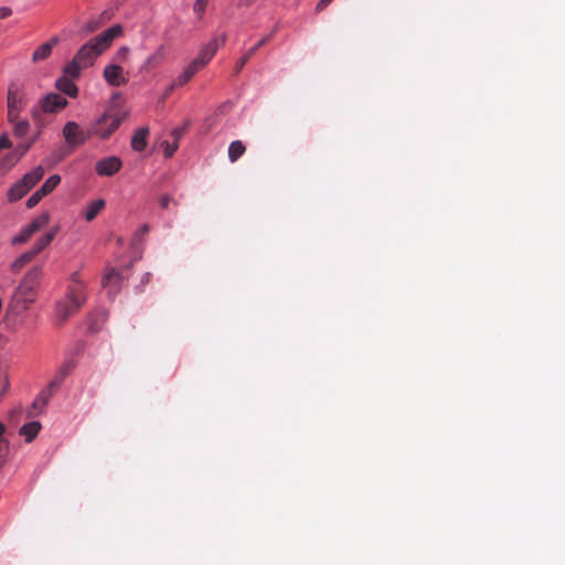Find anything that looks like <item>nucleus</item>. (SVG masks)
I'll list each match as a JSON object with an SVG mask.
<instances>
[{"instance_id": "2eb2a0df", "label": "nucleus", "mask_w": 565, "mask_h": 565, "mask_svg": "<svg viewBox=\"0 0 565 565\" xmlns=\"http://www.w3.org/2000/svg\"><path fill=\"white\" fill-rule=\"evenodd\" d=\"M58 231L60 226H54L47 233L39 237L33 247L30 249L32 255L36 257L40 253H42L53 242Z\"/></svg>"}, {"instance_id": "79ce46f5", "label": "nucleus", "mask_w": 565, "mask_h": 565, "mask_svg": "<svg viewBox=\"0 0 565 565\" xmlns=\"http://www.w3.org/2000/svg\"><path fill=\"white\" fill-rule=\"evenodd\" d=\"M139 232L141 235L147 234L149 232V225L148 224L142 225L141 228L139 230Z\"/></svg>"}, {"instance_id": "37998d69", "label": "nucleus", "mask_w": 565, "mask_h": 565, "mask_svg": "<svg viewBox=\"0 0 565 565\" xmlns=\"http://www.w3.org/2000/svg\"><path fill=\"white\" fill-rule=\"evenodd\" d=\"M177 85L173 83L166 92L163 97H168Z\"/></svg>"}, {"instance_id": "4468645a", "label": "nucleus", "mask_w": 565, "mask_h": 565, "mask_svg": "<svg viewBox=\"0 0 565 565\" xmlns=\"http://www.w3.org/2000/svg\"><path fill=\"white\" fill-rule=\"evenodd\" d=\"M226 41V34H222L220 38L212 39L204 45L199 54V58L203 60L205 65L213 58L220 45H223Z\"/></svg>"}, {"instance_id": "7ed1b4c3", "label": "nucleus", "mask_w": 565, "mask_h": 565, "mask_svg": "<svg viewBox=\"0 0 565 565\" xmlns=\"http://www.w3.org/2000/svg\"><path fill=\"white\" fill-rule=\"evenodd\" d=\"M44 175L43 167L39 166L14 183L8 191V200L15 202L22 199Z\"/></svg>"}, {"instance_id": "f03ea898", "label": "nucleus", "mask_w": 565, "mask_h": 565, "mask_svg": "<svg viewBox=\"0 0 565 565\" xmlns=\"http://www.w3.org/2000/svg\"><path fill=\"white\" fill-rule=\"evenodd\" d=\"M86 301L84 286L79 280V275H72V284L68 287L67 296L56 303L55 318L57 324H63L72 315H74Z\"/></svg>"}, {"instance_id": "39448f33", "label": "nucleus", "mask_w": 565, "mask_h": 565, "mask_svg": "<svg viewBox=\"0 0 565 565\" xmlns=\"http://www.w3.org/2000/svg\"><path fill=\"white\" fill-rule=\"evenodd\" d=\"M67 105V99L60 94L51 93L41 99L40 104L32 109V117L35 121L39 120L41 113L54 114Z\"/></svg>"}, {"instance_id": "c756f323", "label": "nucleus", "mask_w": 565, "mask_h": 565, "mask_svg": "<svg viewBox=\"0 0 565 565\" xmlns=\"http://www.w3.org/2000/svg\"><path fill=\"white\" fill-rule=\"evenodd\" d=\"M161 147L163 149L164 157L171 158L178 149V142L174 141L173 143H170L169 141H163Z\"/></svg>"}, {"instance_id": "423d86ee", "label": "nucleus", "mask_w": 565, "mask_h": 565, "mask_svg": "<svg viewBox=\"0 0 565 565\" xmlns=\"http://www.w3.org/2000/svg\"><path fill=\"white\" fill-rule=\"evenodd\" d=\"M43 275L41 266L31 267L19 285L18 291L25 301H33L34 289L39 286Z\"/></svg>"}, {"instance_id": "2f4dec72", "label": "nucleus", "mask_w": 565, "mask_h": 565, "mask_svg": "<svg viewBox=\"0 0 565 565\" xmlns=\"http://www.w3.org/2000/svg\"><path fill=\"white\" fill-rule=\"evenodd\" d=\"M9 377L7 373H0V399L9 388Z\"/></svg>"}, {"instance_id": "a19ab883", "label": "nucleus", "mask_w": 565, "mask_h": 565, "mask_svg": "<svg viewBox=\"0 0 565 565\" xmlns=\"http://www.w3.org/2000/svg\"><path fill=\"white\" fill-rule=\"evenodd\" d=\"M170 201H171V198L169 195L166 194V195L161 196V199H160L161 207L168 209Z\"/></svg>"}, {"instance_id": "b1692460", "label": "nucleus", "mask_w": 565, "mask_h": 565, "mask_svg": "<svg viewBox=\"0 0 565 565\" xmlns=\"http://www.w3.org/2000/svg\"><path fill=\"white\" fill-rule=\"evenodd\" d=\"M246 148L241 140L232 141L228 146V159L236 162L245 152Z\"/></svg>"}, {"instance_id": "4be33fe9", "label": "nucleus", "mask_w": 565, "mask_h": 565, "mask_svg": "<svg viewBox=\"0 0 565 565\" xmlns=\"http://www.w3.org/2000/svg\"><path fill=\"white\" fill-rule=\"evenodd\" d=\"M104 206L105 201L103 199H98L90 202L84 212L85 220L88 222L93 221L98 215V213L104 209Z\"/></svg>"}, {"instance_id": "7c9ffc66", "label": "nucleus", "mask_w": 565, "mask_h": 565, "mask_svg": "<svg viewBox=\"0 0 565 565\" xmlns=\"http://www.w3.org/2000/svg\"><path fill=\"white\" fill-rule=\"evenodd\" d=\"M45 195L41 193L40 190H38L36 192H34L26 201V206L29 209H32L34 207L35 205L39 204V202L44 198Z\"/></svg>"}, {"instance_id": "aec40b11", "label": "nucleus", "mask_w": 565, "mask_h": 565, "mask_svg": "<svg viewBox=\"0 0 565 565\" xmlns=\"http://www.w3.org/2000/svg\"><path fill=\"white\" fill-rule=\"evenodd\" d=\"M56 88L70 97H76L78 94L77 86L71 79L65 77L56 81Z\"/></svg>"}, {"instance_id": "5701e85b", "label": "nucleus", "mask_w": 565, "mask_h": 565, "mask_svg": "<svg viewBox=\"0 0 565 565\" xmlns=\"http://www.w3.org/2000/svg\"><path fill=\"white\" fill-rule=\"evenodd\" d=\"M41 429L39 422H31L23 425L20 429V434L25 437V441L31 443Z\"/></svg>"}, {"instance_id": "a878e982", "label": "nucleus", "mask_w": 565, "mask_h": 565, "mask_svg": "<svg viewBox=\"0 0 565 565\" xmlns=\"http://www.w3.org/2000/svg\"><path fill=\"white\" fill-rule=\"evenodd\" d=\"M13 125V132L17 137H24L29 129H30V124L28 120H19V118L15 120V122H11Z\"/></svg>"}, {"instance_id": "9d476101", "label": "nucleus", "mask_w": 565, "mask_h": 565, "mask_svg": "<svg viewBox=\"0 0 565 565\" xmlns=\"http://www.w3.org/2000/svg\"><path fill=\"white\" fill-rule=\"evenodd\" d=\"M63 136L66 142L74 149L84 143L86 137L84 131L75 121H68L63 128Z\"/></svg>"}, {"instance_id": "58836bf2", "label": "nucleus", "mask_w": 565, "mask_h": 565, "mask_svg": "<svg viewBox=\"0 0 565 565\" xmlns=\"http://www.w3.org/2000/svg\"><path fill=\"white\" fill-rule=\"evenodd\" d=\"M10 146H11V142H10L8 136L7 135H2L0 137V151L2 149L9 148Z\"/></svg>"}, {"instance_id": "72a5a7b5", "label": "nucleus", "mask_w": 565, "mask_h": 565, "mask_svg": "<svg viewBox=\"0 0 565 565\" xmlns=\"http://www.w3.org/2000/svg\"><path fill=\"white\" fill-rule=\"evenodd\" d=\"M9 451V443L6 439L0 440V467L3 465L6 456Z\"/></svg>"}, {"instance_id": "f704fd0d", "label": "nucleus", "mask_w": 565, "mask_h": 565, "mask_svg": "<svg viewBox=\"0 0 565 565\" xmlns=\"http://www.w3.org/2000/svg\"><path fill=\"white\" fill-rule=\"evenodd\" d=\"M100 24L96 20H90L83 25V31L86 33H93L99 29Z\"/></svg>"}, {"instance_id": "cd10ccee", "label": "nucleus", "mask_w": 565, "mask_h": 565, "mask_svg": "<svg viewBox=\"0 0 565 565\" xmlns=\"http://www.w3.org/2000/svg\"><path fill=\"white\" fill-rule=\"evenodd\" d=\"M209 0H196L193 6V11L198 15V19L201 20L205 13L207 8Z\"/></svg>"}, {"instance_id": "1a4fd4ad", "label": "nucleus", "mask_w": 565, "mask_h": 565, "mask_svg": "<svg viewBox=\"0 0 565 565\" xmlns=\"http://www.w3.org/2000/svg\"><path fill=\"white\" fill-rule=\"evenodd\" d=\"M103 77L109 86L119 87L128 83L124 68L117 63L108 64L103 71Z\"/></svg>"}, {"instance_id": "f257e3e1", "label": "nucleus", "mask_w": 565, "mask_h": 565, "mask_svg": "<svg viewBox=\"0 0 565 565\" xmlns=\"http://www.w3.org/2000/svg\"><path fill=\"white\" fill-rule=\"evenodd\" d=\"M121 34V25L115 24L90 39L79 47L73 60L64 66V73L73 78L78 77L82 70L93 66L96 60L110 47L113 41Z\"/></svg>"}, {"instance_id": "c9c22d12", "label": "nucleus", "mask_w": 565, "mask_h": 565, "mask_svg": "<svg viewBox=\"0 0 565 565\" xmlns=\"http://www.w3.org/2000/svg\"><path fill=\"white\" fill-rule=\"evenodd\" d=\"M189 66L195 72L198 73L201 68H203L205 66V63H203V60L199 58V57H195L190 64Z\"/></svg>"}, {"instance_id": "a211bd4d", "label": "nucleus", "mask_w": 565, "mask_h": 565, "mask_svg": "<svg viewBox=\"0 0 565 565\" xmlns=\"http://www.w3.org/2000/svg\"><path fill=\"white\" fill-rule=\"evenodd\" d=\"M274 33L264 36L255 46L250 47L236 63L235 71L238 73L244 67L246 62L259 50L263 45L269 42Z\"/></svg>"}, {"instance_id": "6ab92c4d", "label": "nucleus", "mask_w": 565, "mask_h": 565, "mask_svg": "<svg viewBox=\"0 0 565 565\" xmlns=\"http://www.w3.org/2000/svg\"><path fill=\"white\" fill-rule=\"evenodd\" d=\"M148 128L138 129L131 138V148L135 151H142L147 147Z\"/></svg>"}, {"instance_id": "c03bdc74", "label": "nucleus", "mask_w": 565, "mask_h": 565, "mask_svg": "<svg viewBox=\"0 0 565 565\" xmlns=\"http://www.w3.org/2000/svg\"><path fill=\"white\" fill-rule=\"evenodd\" d=\"M4 430H6L4 425H3L2 423H0V437H2V435H3ZM1 439H2V438H0V440H1Z\"/></svg>"}, {"instance_id": "6e6552de", "label": "nucleus", "mask_w": 565, "mask_h": 565, "mask_svg": "<svg viewBox=\"0 0 565 565\" xmlns=\"http://www.w3.org/2000/svg\"><path fill=\"white\" fill-rule=\"evenodd\" d=\"M122 121V118L118 116H114L109 113L104 114V116L96 122L94 127V134L99 136L102 139H107L110 135L117 130Z\"/></svg>"}, {"instance_id": "e433bc0d", "label": "nucleus", "mask_w": 565, "mask_h": 565, "mask_svg": "<svg viewBox=\"0 0 565 565\" xmlns=\"http://www.w3.org/2000/svg\"><path fill=\"white\" fill-rule=\"evenodd\" d=\"M66 156L63 149L56 150L52 153V160L54 163L60 162Z\"/></svg>"}, {"instance_id": "20e7f679", "label": "nucleus", "mask_w": 565, "mask_h": 565, "mask_svg": "<svg viewBox=\"0 0 565 565\" xmlns=\"http://www.w3.org/2000/svg\"><path fill=\"white\" fill-rule=\"evenodd\" d=\"M50 222L49 212H42L34 217L29 224L23 226L20 232L11 238V245H22L30 241V238L44 228Z\"/></svg>"}, {"instance_id": "dca6fc26", "label": "nucleus", "mask_w": 565, "mask_h": 565, "mask_svg": "<svg viewBox=\"0 0 565 565\" xmlns=\"http://www.w3.org/2000/svg\"><path fill=\"white\" fill-rule=\"evenodd\" d=\"M120 281L121 275L116 269L111 268L105 274L103 278V286L108 288L109 295L114 297L119 289Z\"/></svg>"}, {"instance_id": "a18cd8bd", "label": "nucleus", "mask_w": 565, "mask_h": 565, "mask_svg": "<svg viewBox=\"0 0 565 565\" xmlns=\"http://www.w3.org/2000/svg\"><path fill=\"white\" fill-rule=\"evenodd\" d=\"M226 108H227V105H226V104H224V105H222V106H220V107H218L217 111H218V113H223Z\"/></svg>"}, {"instance_id": "0eeeda50", "label": "nucleus", "mask_w": 565, "mask_h": 565, "mask_svg": "<svg viewBox=\"0 0 565 565\" xmlns=\"http://www.w3.org/2000/svg\"><path fill=\"white\" fill-rule=\"evenodd\" d=\"M7 103L8 121L15 122V120L19 118L20 111L25 107L24 94L15 84H11L9 86Z\"/></svg>"}, {"instance_id": "9b49d317", "label": "nucleus", "mask_w": 565, "mask_h": 565, "mask_svg": "<svg viewBox=\"0 0 565 565\" xmlns=\"http://www.w3.org/2000/svg\"><path fill=\"white\" fill-rule=\"evenodd\" d=\"M122 166L118 157H108L96 162L95 171L98 175L111 177L117 173Z\"/></svg>"}, {"instance_id": "49530a36", "label": "nucleus", "mask_w": 565, "mask_h": 565, "mask_svg": "<svg viewBox=\"0 0 565 565\" xmlns=\"http://www.w3.org/2000/svg\"><path fill=\"white\" fill-rule=\"evenodd\" d=\"M254 0H242V4L249 6Z\"/></svg>"}, {"instance_id": "bb28decb", "label": "nucleus", "mask_w": 565, "mask_h": 565, "mask_svg": "<svg viewBox=\"0 0 565 565\" xmlns=\"http://www.w3.org/2000/svg\"><path fill=\"white\" fill-rule=\"evenodd\" d=\"M195 72L188 65V67L174 79L177 86L185 85L193 76Z\"/></svg>"}, {"instance_id": "c85d7f7f", "label": "nucleus", "mask_w": 565, "mask_h": 565, "mask_svg": "<svg viewBox=\"0 0 565 565\" xmlns=\"http://www.w3.org/2000/svg\"><path fill=\"white\" fill-rule=\"evenodd\" d=\"M129 54H130L129 47L128 46H121L115 53L114 60L119 62V63H125V62H127V60L129 57Z\"/></svg>"}, {"instance_id": "ea45409f", "label": "nucleus", "mask_w": 565, "mask_h": 565, "mask_svg": "<svg viewBox=\"0 0 565 565\" xmlns=\"http://www.w3.org/2000/svg\"><path fill=\"white\" fill-rule=\"evenodd\" d=\"M333 0H320L316 6V11L324 10Z\"/></svg>"}, {"instance_id": "f8f14e48", "label": "nucleus", "mask_w": 565, "mask_h": 565, "mask_svg": "<svg viewBox=\"0 0 565 565\" xmlns=\"http://www.w3.org/2000/svg\"><path fill=\"white\" fill-rule=\"evenodd\" d=\"M67 367L64 366L61 370L60 376L50 383L49 388L39 394L36 399L33 402V407H44L47 404L49 399L51 398L53 391L62 384L63 380L67 376Z\"/></svg>"}, {"instance_id": "473e14b6", "label": "nucleus", "mask_w": 565, "mask_h": 565, "mask_svg": "<svg viewBox=\"0 0 565 565\" xmlns=\"http://www.w3.org/2000/svg\"><path fill=\"white\" fill-rule=\"evenodd\" d=\"M189 125H190V122L186 121L182 127L174 128L171 131V136L173 137L174 141H177V142L179 141V139L182 137V135L188 129Z\"/></svg>"}, {"instance_id": "ddd939ff", "label": "nucleus", "mask_w": 565, "mask_h": 565, "mask_svg": "<svg viewBox=\"0 0 565 565\" xmlns=\"http://www.w3.org/2000/svg\"><path fill=\"white\" fill-rule=\"evenodd\" d=\"M167 56V47L161 44L151 53L140 66V72H150L160 66Z\"/></svg>"}, {"instance_id": "f3484780", "label": "nucleus", "mask_w": 565, "mask_h": 565, "mask_svg": "<svg viewBox=\"0 0 565 565\" xmlns=\"http://www.w3.org/2000/svg\"><path fill=\"white\" fill-rule=\"evenodd\" d=\"M58 43V38L54 36L49 42L40 45L32 54V61L34 63L46 60L51 53L53 47Z\"/></svg>"}, {"instance_id": "393cba45", "label": "nucleus", "mask_w": 565, "mask_h": 565, "mask_svg": "<svg viewBox=\"0 0 565 565\" xmlns=\"http://www.w3.org/2000/svg\"><path fill=\"white\" fill-rule=\"evenodd\" d=\"M60 182H61L60 175L53 174L42 184V186L39 190L41 191L42 194L47 195L52 191L55 190V188L58 185Z\"/></svg>"}, {"instance_id": "4c0bfd02", "label": "nucleus", "mask_w": 565, "mask_h": 565, "mask_svg": "<svg viewBox=\"0 0 565 565\" xmlns=\"http://www.w3.org/2000/svg\"><path fill=\"white\" fill-rule=\"evenodd\" d=\"M12 14V10L9 7H0V20H4Z\"/></svg>"}, {"instance_id": "412c9836", "label": "nucleus", "mask_w": 565, "mask_h": 565, "mask_svg": "<svg viewBox=\"0 0 565 565\" xmlns=\"http://www.w3.org/2000/svg\"><path fill=\"white\" fill-rule=\"evenodd\" d=\"M35 257L32 255L30 250L21 254L17 257L10 266V269L13 274H18L29 263H31Z\"/></svg>"}]
</instances>
